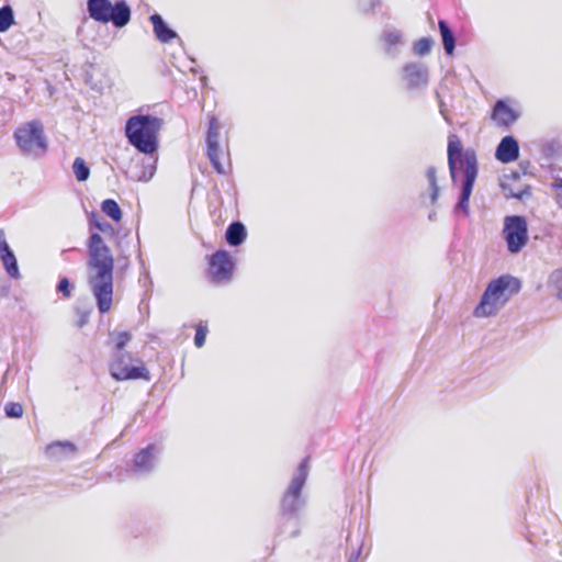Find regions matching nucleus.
<instances>
[{"label": "nucleus", "mask_w": 562, "mask_h": 562, "mask_svg": "<svg viewBox=\"0 0 562 562\" xmlns=\"http://www.w3.org/2000/svg\"><path fill=\"white\" fill-rule=\"evenodd\" d=\"M225 236L231 246H239L246 238V228L240 222H234L227 227Z\"/></svg>", "instance_id": "nucleus-19"}, {"label": "nucleus", "mask_w": 562, "mask_h": 562, "mask_svg": "<svg viewBox=\"0 0 562 562\" xmlns=\"http://www.w3.org/2000/svg\"><path fill=\"white\" fill-rule=\"evenodd\" d=\"M519 117L518 112L512 109L504 100H498L493 108L492 120L499 127H508Z\"/></svg>", "instance_id": "nucleus-13"}, {"label": "nucleus", "mask_w": 562, "mask_h": 562, "mask_svg": "<svg viewBox=\"0 0 562 562\" xmlns=\"http://www.w3.org/2000/svg\"><path fill=\"white\" fill-rule=\"evenodd\" d=\"M439 30H440L445 52L448 55H451L456 47L453 34H452L451 30L449 29L448 24L442 20L439 21Z\"/></svg>", "instance_id": "nucleus-21"}, {"label": "nucleus", "mask_w": 562, "mask_h": 562, "mask_svg": "<svg viewBox=\"0 0 562 562\" xmlns=\"http://www.w3.org/2000/svg\"><path fill=\"white\" fill-rule=\"evenodd\" d=\"M85 324H86V319H85V318H81V319H80V323H79V326H80V327H82Z\"/></svg>", "instance_id": "nucleus-39"}, {"label": "nucleus", "mask_w": 562, "mask_h": 562, "mask_svg": "<svg viewBox=\"0 0 562 562\" xmlns=\"http://www.w3.org/2000/svg\"><path fill=\"white\" fill-rule=\"evenodd\" d=\"M307 475H308V459H304L301 462L296 473L294 474V476L291 481V484H290L286 493L283 496L282 508L285 512L293 513V512H296L301 507L302 502L300 498V494H301V491L306 482Z\"/></svg>", "instance_id": "nucleus-9"}, {"label": "nucleus", "mask_w": 562, "mask_h": 562, "mask_svg": "<svg viewBox=\"0 0 562 562\" xmlns=\"http://www.w3.org/2000/svg\"><path fill=\"white\" fill-rule=\"evenodd\" d=\"M502 188H503V190H504V192H505V195H506V194H510V193H513V192H512V190H508V192L506 191V190H507V188H506V186H505L504 183L502 184Z\"/></svg>", "instance_id": "nucleus-38"}, {"label": "nucleus", "mask_w": 562, "mask_h": 562, "mask_svg": "<svg viewBox=\"0 0 562 562\" xmlns=\"http://www.w3.org/2000/svg\"><path fill=\"white\" fill-rule=\"evenodd\" d=\"M153 175H154V171H151V172L149 173V177H148V178H146L145 180H146V181H147V180H149V179L153 177Z\"/></svg>", "instance_id": "nucleus-40"}, {"label": "nucleus", "mask_w": 562, "mask_h": 562, "mask_svg": "<svg viewBox=\"0 0 562 562\" xmlns=\"http://www.w3.org/2000/svg\"><path fill=\"white\" fill-rule=\"evenodd\" d=\"M76 179L80 182L86 181L90 176V170L82 158H76L72 165Z\"/></svg>", "instance_id": "nucleus-26"}, {"label": "nucleus", "mask_w": 562, "mask_h": 562, "mask_svg": "<svg viewBox=\"0 0 562 562\" xmlns=\"http://www.w3.org/2000/svg\"><path fill=\"white\" fill-rule=\"evenodd\" d=\"M358 555H359V551L357 552H353L350 558H349V562H356L357 559H358Z\"/></svg>", "instance_id": "nucleus-36"}, {"label": "nucleus", "mask_w": 562, "mask_h": 562, "mask_svg": "<svg viewBox=\"0 0 562 562\" xmlns=\"http://www.w3.org/2000/svg\"><path fill=\"white\" fill-rule=\"evenodd\" d=\"M503 237L510 254L520 252L529 239L526 218L520 215L506 216L504 218Z\"/></svg>", "instance_id": "nucleus-7"}, {"label": "nucleus", "mask_w": 562, "mask_h": 562, "mask_svg": "<svg viewBox=\"0 0 562 562\" xmlns=\"http://www.w3.org/2000/svg\"><path fill=\"white\" fill-rule=\"evenodd\" d=\"M13 23L14 14L12 8L10 5L0 8V33L8 31Z\"/></svg>", "instance_id": "nucleus-25"}, {"label": "nucleus", "mask_w": 562, "mask_h": 562, "mask_svg": "<svg viewBox=\"0 0 562 562\" xmlns=\"http://www.w3.org/2000/svg\"><path fill=\"white\" fill-rule=\"evenodd\" d=\"M162 120L153 115L131 116L125 124L128 143L143 154L150 155L158 148V134Z\"/></svg>", "instance_id": "nucleus-4"}, {"label": "nucleus", "mask_w": 562, "mask_h": 562, "mask_svg": "<svg viewBox=\"0 0 562 562\" xmlns=\"http://www.w3.org/2000/svg\"><path fill=\"white\" fill-rule=\"evenodd\" d=\"M207 157L214 169L223 175L226 172L225 167L221 162L222 149L220 145V124L215 116H211L207 131Z\"/></svg>", "instance_id": "nucleus-10"}, {"label": "nucleus", "mask_w": 562, "mask_h": 562, "mask_svg": "<svg viewBox=\"0 0 562 562\" xmlns=\"http://www.w3.org/2000/svg\"><path fill=\"white\" fill-rule=\"evenodd\" d=\"M206 333H207L206 326H202V325L198 326L196 333L194 336V345L198 348H201L204 345L205 338H206Z\"/></svg>", "instance_id": "nucleus-29"}, {"label": "nucleus", "mask_w": 562, "mask_h": 562, "mask_svg": "<svg viewBox=\"0 0 562 562\" xmlns=\"http://www.w3.org/2000/svg\"><path fill=\"white\" fill-rule=\"evenodd\" d=\"M426 177L430 187L438 186L437 183V170L435 167H429L426 171Z\"/></svg>", "instance_id": "nucleus-30"}, {"label": "nucleus", "mask_w": 562, "mask_h": 562, "mask_svg": "<svg viewBox=\"0 0 562 562\" xmlns=\"http://www.w3.org/2000/svg\"><path fill=\"white\" fill-rule=\"evenodd\" d=\"M112 342L114 344V352H123L124 348L132 339L130 331H113L110 335Z\"/></svg>", "instance_id": "nucleus-22"}, {"label": "nucleus", "mask_w": 562, "mask_h": 562, "mask_svg": "<svg viewBox=\"0 0 562 562\" xmlns=\"http://www.w3.org/2000/svg\"><path fill=\"white\" fill-rule=\"evenodd\" d=\"M431 189V195H430V199H431V203H436L437 200H438V196H439V187L436 186V187H430Z\"/></svg>", "instance_id": "nucleus-35"}, {"label": "nucleus", "mask_w": 562, "mask_h": 562, "mask_svg": "<svg viewBox=\"0 0 562 562\" xmlns=\"http://www.w3.org/2000/svg\"><path fill=\"white\" fill-rule=\"evenodd\" d=\"M403 71L404 79L407 81L408 88L411 89L426 86L428 82V70L419 63L406 64Z\"/></svg>", "instance_id": "nucleus-12"}, {"label": "nucleus", "mask_w": 562, "mask_h": 562, "mask_svg": "<svg viewBox=\"0 0 562 562\" xmlns=\"http://www.w3.org/2000/svg\"><path fill=\"white\" fill-rule=\"evenodd\" d=\"M69 281L66 278H63L57 285L58 291H60L64 296L69 297L70 296V289H69Z\"/></svg>", "instance_id": "nucleus-31"}, {"label": "nucleus", "mask_w": 562, "mask_h": 562, "mask_svg": "<svg viewBox=\"0 0 562 562\" xmlns=\"http://www.w3.org/2000/svg\"><path fill=\"white\" fill-rule=\"evenodd\" d=\"M8 249H10V246L7 241L5 234L2 229H0V254L4 252Z\"/></svg>", "instance_id": "nucleus-33"}, {"label": "nucleus", "mask_w": 562, "mask_h": 562, "mask_svg": "<svg viewBox=\"0 0 562 562\" xmlns=\"http://www.w3.org/2000/svg\"><path fill=\"white\" fill-rule=\"evenodd\" d=\"M111 375L115 380H149V372L139 359H134L127 351L113 352L110 363Z\"/></svg>", "instance_id": "nucleus-6"}, {"label": "nucleus", "mask_w": 562, "mask_h": 562, "mask_svg": "<svg viewBox=\"0 0 562 562\" xmlns=\"http://www.w3.org/2000/svg\"><path fill=\"white\" fill-rule=\"evenodd\" d=\"M520 281L509 274L492 280L475 306L473 316L477 318L495 316L520 291Z\"/></svg>", "instance_id": "nucleus-2"}, {"label": "nucleus", "mask_w": 562, "mask_h": 562, "mask_svg": "<svg viewBox=\"0 0 562 562\" xmlns=\"http://www.w3.org/2000/svg\"><path fill=\"white\" fill-rule=\"evenodd\" d=\"M101 210L115 222H120L122 218V211L119 204L112 199L104 200L101 204Z\"/></svg>", "instance_id": "nucleus-23"}, {"label": "nucleus", "mask_w": 562, "mask_h": 562, "mask_svg": "<svg viewBox=\"0 0 562 562\" xmlns=\"http://www.w3.org/2000/svg\"><path fill=\"white\" fill-rule=\"evenodd\" d=\"M233 261L226 251H216L210 260V274L215 282L231 280L233 274Z\"/></svg>", "instance_id": "nucleus-11"}, {"label": "nucleus", "mask_w": 562, "mask_h": 562, "mask_svg": "<svg viewBox=\"0 0 562 562\" xmlns=\"http://www.w3.org/2000/svg\"><path fill=\"white\" fill-rule=\"evenodd\" d=\"M4 412L8 417L19 418L23 415V406L20 403H8L4 406Z\"/></svg>", "instance_id": "nucleus-28"}, {"label": "nucleus", "mask_w": 562, "mask_h": 562, "mask_svg": "<svg viewBox=\"0 0 562 562\" xmlns=\"http://www.w3.org/2000/svg\"><path fill=\"white\" fill-rule=\"evenodd\" d=\"M150 21L153 23L154 33L161 43H168L177 37V33L165 23L159 14H153Z\"/></svg>", "instance_id": "nucleus-16"}, {"label": "nucleus", "mask_w": 562, "mask_h": 562, "mask_svg": "<svg viewBox=\"0 0 562 562\" xmlns=\"http://www.w3.org/2000/svg\"><path fill=\"white\" fill-rule=\"evenodd\" d=\"M550 291L560 300H562V269L554 270L548 280Z\"/></svg>", "instance_id": "nucleus-24"}, {"label": "nucleus", "mask_w": 562, "mask_h": 562, "mask_svg": "<svg viewBox=\"0 0 562 562\" xmlns=\"http://www.w3.org/2000/svg\"><path fill=\"white\" fill-rule=\"evenodd\" d=\"M89 16L100 23L112 22L116 27L125 26L131 20V9L125 1L112 4L110 0H88Z\"/></svg>", "instance_id": "nucleus-5"}, {"label": "nucleus", "mask_w": 562, "mask_h": 562, "mask_svg": "<svg viewBox=\"0 0 562 562\" xmlns=\"http://www.w3.org/2000/svg\"><path fill=\"white\" fill-rule=\"evenodd\" d=\"M553 188L557 191V203L562 207V179L555 181Z\"/></svg>", "instance_id": "nucleus-32"}, {"label": "nucleus", "mask_w": 562, "mask_h": 562, "mask_svg": "<svg viewBox=\"0 0 562 562\" xmlns=\"http://www.w3.org/2000/svg\"><path fill=\"white\" fill-rule=\"evenodd\" d=\"M509 196L517 198V199H522L524 193H510V194H506V198H509Z\"/></svg>", "instance_id": "nucleus-37"}, {"label": "nucleus", "mask_w": 562, "mask_h": 562, "mask_svg": "<svg viewBox=\"0 0 562 562\" xmlns=\"http://www.w3.org/2000/svg\"><path fill=\"white\" fill-rule=\"evenodd\" d=\"M432 45V40L429 37H423L418 40L414 45V53L418 56H425L429 54Z\"/></svg>", "instance_id": "nucleus-27"}, {"label": "nucleus", "mask_w": 562, "mask_h": 562, "mask_svg": "<svg viewBox=\"0 0 562 562\" xmlns=\"http://www.w3.org/2000/svg\"><path fill=\"white\" fill-rule=\"evenodd\" d=\"M381 42L389 55H394L396 47L402 44V33L395 29H387L381 35Z\"/></svg>", "instance_id": "nucleus-17"}, {"label": "nucleus", "mask_w": 562, "mask_h": 562, "mask_svg": "<svg viewBox=\"0 0 562 562\" xmlns=\"http://www.w3.org/2000/svg\"><path fill=\"white\" fill-rule=\"evenodd\" d=\"M95 226L99 231L103 232V233H106V232H111L112 231V226L106 223V222H97L95 223Z\"/></svg>", "instance_id": "nucleus-34"}, {"label": "nucleus", "mask_w": 562, "mask_h": 562, "mask_svg": "<svg viewBox=\"0 0 562 562\" xmlns=\"http://www.w3.org/2000/svg\"><path fill=\"white\" fill-rule=\"evenodd\" d=\"M76 448L68 441H57L49 445L46 449V453L50 459H61L65 457L72 456Z\"/></svg>", "instance_id": "nucleus-18"}, {"label": "nucleus", "mask_w": 562, "mask_h": 562, "mask_svg": "<svg viewBox=\"0 0 562 562\" xmlns=\"http://www.w3.org/2000/svg\"><path fill=\"white\" fill-rule=\"evenodd\" d=\"M114 259L102 237L93 233L89 239V284L101 313L110 311L113 296Z\"/></svg>", "instance_id": "nucleus-1"}, {"label": "nucleus", "mask_w": 562, "mask_h": 562, "mask_svg": "<svg viewBox=\"0 0 562 562\" xmlns=\"http://www.w3.org/2000/svg\"><path fill=\"white\" fill-rule=\"evenodd\" d=\"M15 140L20 149L26 154H37L46 148V139L41 122H27L16 128Z\"/></svg>", "instance_id": "nucleus-8"}, {"label": "nucleus", "mask_w": 562, "mask_h": 562, "mask_svg": "<svg viewBox=\"0 0 562 562\" xmlns=\"http://www.w3.org/2000/svg\"><path fill=\"white\" fill-rule=\"evenodd\" d=\"M456 155L461 157V166L464 168V181L462 184L460 199L454 207L456 212H462L465 215L470 213L469 200L477 177V160L473 150H467L462 155V148L456 135L449 137L448 143V164L452 179H456Z\"/></svg>", "instance_id": "nucleus-3"}, {"label": "nucleus", "mask_w": 562, "mask_h": 562, "mask_svg": "<svg viewBox=\"0 0 562 562\" xmlns=\"http://www.w3.org/2000/svg\"><path fill=\"white\" fill-rule=\"evenodd\" d=\"M495 157L503 164H509L518 159L519 145L513 136H505L497 145Z\"/></svg>", "instance_id": "nucleus-14"}, {"label": "nucleus", "mask_w": 562, "mask_h": 562, "mask_svg": "<svg viewBox=\"0 0 562 562\" xmlns=\"http://www.w3.org/2000/svg\"><path fill=\"white\" fill-rule=\"evenodd\" d=\"M153 449V446H148L136 454L133 467L136 473H147L154 468L155 458Z\"/></svg>", "instance_id": "nucleus-15"}, {"label": "nucleus", "mask_w": 562, "mask_h": 562, "mask_svg": "<svg viewBox=\"0 0 562 562\" xmlns=\"http://www.w3.org/2000/svg\"><path fill=\"white\" fill-rule=\"evenodd\" d=\"M0 259L3 263V267L7 271V273L13 278L19 279L21 277L18 260L13 251L10 249L5 250L4 252L0 254Z\"/></svg>", "instance_id": "nucleus-20"}]
</instances>
